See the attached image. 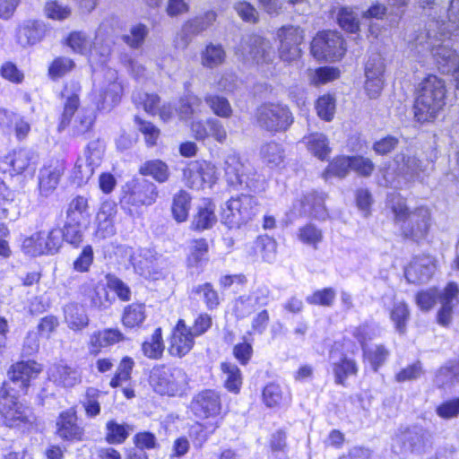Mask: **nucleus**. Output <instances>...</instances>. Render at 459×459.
Wrapping results in <instances>:
<instances>
[{"label":"nucleus","instance_id":"obj_53","mask_svg":"<svg viewBox=\"0 0 459 459\" xmlns=\"http://www.w3.org/2000/svg\"><path fill=\"white\" fill-rule=\"evenodd\" d=\"M191 292L199 296V298L204 302L208 310L216 309L221 303L217 290L210 282L194 286Z\"/></svg>","mask_w":459,"mask_h":459},{"label":"nucleus","instance_id":"obj_15","mask_svg":"<svg viewBox=\"0 0 459 459\" xmlns=\"http://www.w3.org/2000/svg\"><path fill=\"white\" fill-rule=\"evenodd\" d=\"M186 185L193 189L211 187L217 180L216 167L206 160H194L183 171Z\"/></svg>","mask_w":459,"mask_h":459},{"label":"nucleus","instance_id":"obj_59","mask_svg":"<svg viewBox=\"0 0 459 459\" xmlns=\"http://www.w3.org/2000/svg\"><path fill=\"white\" fill-rule=\"evenodd\" d=\"M91 307L98 310H106L112 304V298H110L108 290L103 285L94 286L87 294Z\"/></svg>","mask_w":459,"mask_h":459},{"label":"nucleus","instance_id":"obj_8","mask_svg":"<svg viewBox=\"0 0 459 459\" xmlns=\"http://www.w3.org/2000/svg\"><path fill=\"white\" fill-rule=\"evenodd\" d=\"M236 55L244 61L257 65L270 64L275 53L271 42L257 35H247L241 39Z\"/></svg>","mask_w":459,"mask_h":459},{"label":"nucleus","instance_id":"obj_21","mask_svg":"<svg viewBox=\"0 0 459 459\" xmlns=\"http://www.w3.org/2000/svg\"><path fill=\"white\" fill-rule=\"evenodd\" d=\"M190 409L200 419L216 417L221 410V396L214 390H203L193 397Z\"/></svg>","mask_w":459,"mask_h":459},{"label":"nucleus","instance_id":"obj_38","mask_svg":"<svg viewBox=\"0 0 459 459\" xmlns=\"http://www.w3.org/2000/svg\"><path fill=\"white\" fill-rule=\"evenodd\" d=\"M262 399L268 408H276L286 405L290 401L289 393L282 390L278 384L270 383L263 390Z\"/></svg>","mask_w":459,"mask_h":459},{"label":"nucleus","instance_id":"obj_30","mask_svg":"<svg viewBox=\"0 0 459 459\" xmlns=\"http://www.w3.org/2000/svg\"><path fill=\"white\" fill-rule=\"evenodd\" d=\"M64 174V167L61 164L43 167L39 174V190L41 196L48 197L57 187L60 178Z\"/></svg>","mask_w":459,"mask_h":459},{"label":"nucleus","instance_id":"obj_4","mask_svg":"<svg viewBox=\"0 0 459 459\" xmlns=\"http://www.w3.org/2000/svg\"><path fill=\"white\" fill-rule=\"evenodd\" d=\"M149 384L160 395L182 397L189 389V379L180 368L156 365L149 374Z\"/></svg>","mask_w":459,"mask_h":459},{"label":"nucleus","instance_id":"obj_6","mask_svg":"<svg viewBox=\"0 0 459 459\" xmlns=\"http://www.w3.org/2000/svg\"><path fill=\"white\" fill-rule=\"evenodd\" d=\"M14 389L9 385L2 387L0 392V414L4 424L8 428L29 429L36 417L32 410L18 401L17 394L10 393Z\"/></svg>","mask_w":459,"mask_h":459},{"label":"nucleus","instance_id":"obj_60","mask_svg":"<svg viewBox=\"0 0 459 459\" xmlns=\"http://www.w3.org/2000/svg\"><path fill=\"white\" fill-rule=\"evenodd\" d=\"M44 13L48 19L62 22L71 16L72 9L56 0H50L45 4Z\"/></svg>","mask_w":459,"mask_h":459},{"label":"nucleus","instance_id":"obj_52","mask_svg":"<svg viewBox=\"0 0 459 459\" xmlns=\"http://www.w3.org/2000/svg\"><path fill=\"white\" fill-rule=\"evenodd\" d=\"M191 205V196L186 191H179L173 197L171 211L178 222L186 221Z\"/></svg>","mask_w":459,"mask_h":459},{"label":"nucleus","instance_id":"obj_28","mask_svg":"<svg viewBox=\"0 0 459 459\" xmlns=\"http://www.w3.org/2000/svg\"><path fill=\"white\" fill-rule=\"evenodd\" d=\"M217 19V13L209 10L200 15L187 20L182 26L181 34L185 46H187L194 36L210 28Z\"/></svg>","mask_w":459,"mask_h":459},{"label":"nucleus","instance_id":"obj_22","mask_svg":"<svg viewBox=\"0 0 459 459\" xmlns=\"http://www.w3.org/2000/svg\"><path fill=\"white\" fill-rule=\"evenodd\" d=\"M38 156L29 149H19L4 156L0 160V169L4 172L21 174L26 169H34Z\"/></svg>","mask_w":459,"mask_h":459},{"label":"nucleus","instance_id":"obj_9","mask_svg":"<svg viewBox=\"0 0 459 459\" xmlns=\"http://www.w3.org/2000/svg\"><path fill=\"white\" fill-rule=\"evenodd\" d=\"M256 119L262 128L271 132L285 131L293 122L290 109L286 106L274 103L259 107Z\"/></svg>","mask_w":459,"mask_h":459},{"label":"nucleus","instance_id":"obj_45","mask_svg":"<svg viewBox=\"0 0 459 459\" xmlns=\"http://www.w3.org/2000/svg\"><path fill=\"white\" fill-rule=\"evenodd\" d=\"M351 170L350 156H337L322 173L323 178L328 182L333 178H344Z\"/></svg>","mask_w":459,"mask_h":459},{"label":"nucleus","instance_id":"obj_25","mask_svg":"<svg viewBox=\"0 0 459 459\" xmlns=\"http://www.w3.org/2000/svg\"><path fill=\"white\" fill-rule=\"evenodd\" d=\"M117 204L114 202H103L95 218V237L106 238L116 233L115 217L117 215Z\"/></svg>","mask_w":459,"mask_h":459},{"label":"nucleus","instance_id":"obj_34","mask_svg":"<svg viewBox=\"0 0 459 459\" xmlns=\"http://www.w3.org/2000/svg\"><path fill=\"white\" fill-rule=\"evenodd\" d=\"M398 172L407 180H420L426 169L422 162L413 155L399 153L394 157Z\"/></svg>","mask_w":459,"mask_h":459},{"label":"nucleus","instance_id":"obj_29","mask_svg":"<svg viewBox=\"0 0 459 459\" xmlns=\"http://www.w3.org/2000/svg\"><path fill=\"white\" fill-rule=\"evenodd\" d=\"M48 377L56 385L65 388L74 387L82 381L79 369L63 362L56 363L48 368Z\"/></svg>","mask_w":459,"mask_h":459},{"label":"nucleus","instance_id":"obj_44","mask_svg":"<svg viewBox=\"0 0 459 459\" xmlns=\"http://www.w3.org/2000/svg\"><path fill=\"white\" fill-rule=\"evenodd\" d=\"M226 58V52L220 44H208L201 52V65L206 68H214L222 65Z\"/></svg>","mask_w":459,"mask_h":459},{"label":"nucleus","instance_id":"obj_20","mask_svg":"<svg viewBox=\"0 0 459 459\" xmlns=\"http://www.w3.org/2000/svg\"><path fill=\"white\" fill-rule=\"evenodd\" d=\"M385 65L379 54L370 56L365 65V90L370 99L377 98L385 83Z\"/></svg>","mask_w":459,"mask_h":459},{"label":"nucleus","instance_id":"obj_62","mask_svg":"<svg viewBox=\"0 0 459 459\" xmlns=\"http://www.w3.org/2000/svg\"><path fill=\"white\" fill-rule=\"evenodd\" d=\"M365 359L371 365L374 371H377L386 360L389 352L383 345L362 348Z\"/></svg>","mask_w":459,"mask_h":459},{"label":"nucleus","instance_id":"obj_61","mask_svg":"<svg viewBox=\"0 0 459 459\" xmlns=\"http://www.w3.org/2000/svg\"><path fill=\"white\" fill-rule=\"evenodd\" d=\"M255 254H260L263 260L271 263L275 258L276 242L268 236H260L254 242Z\"/></svg>","mask_w":459,"mask_h":459},{"label":"nucleus","instance_id":"obj_24","mask_svg":"<svg viewBox=\"0 0 459 459\" xmlns=\"http://www.w3.org/2000/svg\"><path fill=\"white\" fill-rule=\"evenodd\" d=\"M195 338L186 322L183 319L178 320L172 333L169 352L173 356H185L194 347Z\"/></svg>","mask_w":459,"mask_h":459},{"label":"nucleus","instance_id":"obj_37","mask_svg":"<svg viewBox=\"0 0 459 459\" xmlns=\"http://www.w3.org/2000/svg\"><path fill=\"white\" fill-rule=\"evenodd\" d=\"M65 320L68 327L74 331L85 328L89 325V317L83 306L69 303L64 307Z\"/></svg>","mask_w":459,"mask_h":459},{"label":"nucleus","instance_id":"obj_56","mask_svg":"<svg viewBox=\"0 0 459 459\" xmlns=\"http://www.w3.org/2000/svg\"><path fill=\"white\" fill-rule=\"evenodd\" d=\"M140 172L143 175L152 177L160 183L167 181L169 176L168 165L160 160L146 161L141 167Z\"/></svg>","mask_w":459,"mask_h":459},{"label":"nucleus","instance_id":"obj_12","mask_svg":"<svg viewBox=\"0 0 459 459\" xmlns=\"http://www.w3.org/2000/svg\"><path fill=\"white\" fill-rule=\"evenodd\" d=\"M122 85L117 81V73L108 69L103 81L100 82L93 90V100L99 109L110 110L121 99Z\"/></svg>","mask_w":459,"mask_h":459},{"label":"nucleus","instance_id":"obj_16","mask_svg":"<svg viewBox=\"0 0 459 459\" xmlns=\"http://www.w3.org/2000/svg\"><path fill=\"white\" fill-rule=\"evenodd\" d=\"M157 196V187L152 182L133 179L126 184L121 202L139 207L152 204Z\"/></svg>","mask_w":459,"mask_h":459},{"label":"nucleus","instance_id":"obj_23","mask_svg":"<svg viewBox=\"0 0 459 459\" xmlns=\"http://www.w3.org/2000/svg\"><path fill=\"white\" fill-rule=\"evenodd\" d=\"M293 208L299 216L308 215L317 220H325L328 216L324 194L314 191L305 194L293 204Z\"/></svg>","mask_w":459,"mask_h":459},{"label":"nucleus","instance_id":"obj_1","mask_svg":"<svg viewBox=\"0 0 459 459\" xmlns=\"http://www.w3.org/2000/svg\"><path fill=\"white\" fill-rule=\"evenodd\" d=\"M437 22L429 25L428 30L420 31L409 39V48L414 55H424L430 52L437 69L442 74H450L459 67V55L451 48L450 39L446 35L451 31L437 32Z\"/></svg>","mask_w":459,"mask_h":459},{"label":"nucleus","instance_id":"obj_3","mask_svg":"<svg viewBox=\"0 0 459 459\" xmlns=\"http://www.w3.org/2000/svg\"><path fill=\"white\" fill-rule=\"evenodd\" d=\"M80 91L81 87L78 82H71L65 85L62 93L65 100L64 110L58 126L59 130H64L66 126H71L75 135L88 132L95 119L91 110L87 108L78 109L80 105L78 92Z\"/></svg>","mask_w":459,"mask_h":459},{"label":"nucleus","instance_id":"obj_10","mask_svg":"<svg viewBox=\"0 0 459 459\" xmlns=\"http://www.w3.org/2000/svg\"><path fill=\"white\" fill-rule=\"evenodd\" d=\"M345 50L343 39L336 31L320 32L311 42V53L319 60H339Z\"/></svg>","mask_w":459,"mask_h":459},{"label":"nucleus","instance_id":"obj_32","mask_svg":"<svg viewBox=\"0 0 459 459\" xmlns=\"http://www.w3.org/2000/svg\"><path fill=\"white\" fill-rule=\"evenodd\" d=\"M124 340L123 333L118 329L107 328L94 332L89 342V351L92 355H98L102 349L110 347Z\"/></svg>","mask_w":459,"mask_h":459},{"label":"nucleus","instance_id":"obj_43","mask_svg":"<svg viewBox=\"0 0 459 459\" xmlns=\"http://www.w3.org/2000/svg\"><path fill=\"white\" fill-rule=\"evenodd\" d=\"M221 369L226 389L238 393L242 385V374L238 367L232 362H222Z\"/></svg>","mask_w":459,"mask_h":459},{"label":"nucleus","instance_id":"obj_48","mask_svg":"<svg viewBox=\"0 0 459 459\" xmlns=\"http://www.w3.org/2000/svg\"><path fill=\"white\" fill-rule=\"evenodd\" d=\"M90 218L88 200L81 195L74 198L68 206L66 219L72 221L88 222Z\"/></svg>","mask_w":459,"mask_h":459},{"label":"nucleus","instance_id":"obj_17","mask_svg":"<svg viewBox=\"0 0 459 459\" xmlns=\"http://www.w3.org/2000/svg\"><path fill=\"white\" fill-rule=\"evenodd\" d=\"M279 39V56L284 62H293L301 56L299 48L303 41V30L292 25L282 26L277 31Z\"/></svg>","mask_w":459,"mask_h":459},{"label":"nucleus","instance_id":"obj_27","mask_svg":"<svg viewBox=\"0 0 459 459\" xmlns=\"http://www.w3.org/2000/svg\"><path fill=\"white\" fill-rule=\"evenodd\" d=\"M436 264L431 256L415 257L405 269V277L411 283H424L433 275Z\"/></svg>","mask_w":459,"mask_h":459},{"label":"nucleus","instance_id":"obj_46","mask_svg":"<svg viewBox=\"0 0 459 459\" xmlns=\"http://www.w3.org/2000/svg\"><path fill=\"white\" fill-rule=\"evenodd\" d=\"M297 238L302 244L316 250L324 239V233L316 225L307 223L298 229Z\"/></svg>","mask_w":459,"mask_h":459},{"label":"nucleus","instance_id":"obj_40","mask_svg":"<svg viewBox=\"0 0 459 459\" xmlns=\"http://www.w3.org/2000/svg\"><path fill=\"white\" fill-rule=\"evenodd\" d=\"M204 109L202 100L194 94H186L179 100L177 111L183 120H190L199 116Z\"/></svg>","mask_w":459,"mask_h":459},{"label":"nucleus","instance_id":"obj_31","mask_svg":"<svg viewBox=\"0 0 459 459\" xmlns=\"http://www.w3.org/2000/svg\"><path fill=\"white\" fill-rule=\"evenodd\" d=\"M330 359L335 384L345 386L346 379L358 373L356 361L344 354L336 358L334 353H331Z\"/></svg>","mask_w":459,"mask_h":459},{"label":"nucleus","instance_id":"obj_63","mask_svg":"<svg viewBox=\"0 0 459 459\" xmlns=\"http://www.w3.org/2000/svg\"><path fill=\"white\" fill-rule=\"evenodd\" d=\"M337 20L339 25L348 32L356 33L359 29V14L351 8H341Z\"/></svg>","mask_w":459,"mask_h":459},{"label":"nucleus","instance_id":"obj_2","mask_svg":"<svg viewBox=\"0 0 459 459\" xmlns=\"http://www.w3.org/2000/svg\"><path fill=\"white\" fill-rule=\"evenodd\" d=\"M445 82L429 75L420 84L414 103V117L420 123L433 122L446 105Z\"/></svg>","mask_w":459,"mask_h":459},{"label":"nucleus","instance_id":"obj_13","mask_svg":"<svg viewBox=\"0 0 459 459\" xmlns=\"http://www.w3.org/2000/svg\"><path fill=\"white\" fill-rule=\"evenodd\" d=\"M67 42L74 52L81 54L89 52V60L91 64H105L111 51L110 41L103 43L100 35L96 36L93 47L91 46V40L82 32L71 33Z\"/></svg>","mask_w":459,"mask_h":459},{"label":"nucleus","instance_id":"obj_58","mask_svg":"<svg viewBox=\"0 0 459 459\" xmlns=\"http://www.w3.org/2000/svg\"><path fill=\"white\" fill-rule=\"evenodd\" d=\"M390 318L396 331L400 333H404L407 322L410 318V311L407 304L403 301H395L390 311Z\"/></svg>","mask_w":459,"mask_h":459},{"label":"nucleus","instance_id":"obj_49","mask_svg":"<svg viewBox=\"0 0 459 459\" xmlns=\"http://www.w3.org/2000/svg\"><path fill=\"white\" fill-rule=\"evenodd\" d=\"M164 351L161 329L156 328L149 339L142 344L143 355L152 359H160Z\"/></svg>","mask_w":459,"mask_h":459},{"label":"nucleus","instance_id":"obj_26","mask_svg":"<svg viewBox=\"0 0 459 459\" xmlns=\"http://www.w3.org/2000/svg\"><path fill=\"white\" fill-rule=\"evenodd\" d=\"M74 411L69 410L62 411L56 419V434L62 440L81 441L84 437L83 429L77 424Z\"/></svg>","mask_w":459,"mask_h":459},{"label":"nucleus","instance_id":"obj_18","mask_svg":"<svg viewBox=\"0 0 459 459\" xmlns=\"http://www.w3.org/2000/svg\"><path fill=\"white\" fill-rule=\"evenodd\" d=\"M42 371L40 364L33 360L21 361L13 365L8 371L9 382L4 384L3 386L9 385L14 389H10V393L20 394L25 393L30 385V381L38 377Z\"/></svg>","mask_w":459,"mask_h":459},{"label":"nucleus","instance_id":"obj_42","mask_svg":"<svg viewBox=\"0 0 459 459\" xmlns=\"http://www.w3.org/2000/svg\"><path fill=\"white\" fill-rule=\"evenodd\" d=\"M435 384L438 387H449L459 382V359L448 361L436 374Z\"/></svg>","mask_w":459,"mask_h":459},{"label":"nucleus","instance_id":"obj_33","mask_svg":"<svg viewBox=\"0 0 459 459\" xmlns=\"http://www.w3.org/2000/svg\"><path fill=\"white\" fill-rule=\"evenodd\" d=\"M217 222L215 204L211 199L204 198L196 206V213L192 221V227L196 230L212 228Z\"/></svg>","mask_w":459,"mask_h":459},{"label":"nucleus","instance_id":"obj_7","mask_svg":"<svg viewBox=\"0 0 459 459\" xmlns=\"http://www.w3.org/2000/svg\"><path fill=\"white\" fill-rule=\"evenodd\" d=\"M259 212L257 199L250 195L230 198L222 212V221L230 229H238L252 221Z\"/></svg>","mask_w":459,"mask_h":459},{"label":"nucleus","instance_id":"obj_47","mask_svg":"<svg viewBox=\"0 0 459 459\" xmlns=\"http://www.w3.org/2000/svg\"><path fill=\"white\" fill-rule=\"evenodd\" d=\"M457 290V284L454 282H450L446 289L441 299L442 307L437 314V319L439 324L443 325H447L451 321L452 316V307H453V295Z\"/></svg>","mask_w":459,"mask_h":459},{"label":"nucleus","instance_id":"obj_14","mask_svg":"<svg viewBox=\"0 0 459 459\" xmlns=\"http://www.w3.org/2000/svg\"><path fill=\"white\" fill-rule=\"evenodd\" d=\"M431 446V435L418 427L396 434L393 438L392 449L396 454L423 453Z\"/></svg>","mask_w":459,"mask_h":459},{"label":"nucleus","instance_id":"obj_35","mask_svg":"<svg viewBox=\"0 0 459 459\" xmlns=\"http://www.w3.org/2000/svg\"><path fill=\"white\" fill-rule=\"evenodd\" d=\"M132 264L137 273L145 277L157 279L159 274L157 258L150 250H141L131 257Z\"/></svg>","mask_w":459,"mask_h":459},{"label":"nucleus","instance_id":"obj_57","mask_svg":"<svg viewBox=\"0 0 459 459\" xmlns=\"http://www.w3.org/2000/svg\"><path fill=\"white\" fill-rule=\"evenodd\" d=\"M204 101L212 111L220 117L229 118L233 113L230 103L224 97L215 94H207L204 97Z\"/></svg>","mask_w":459,"mask_h":459},{"label":"nucleus","instance_id":"obj_51","mask_svg":"<svg viewBox=\"0 0 459 459\" xmlns=\"http://www.w3.org/2000/svg\"><path fill=\"white\" fill-rule=\"evenodd\" d=\"M260 155L263 161L271 168L280 166L284 160V150L275 142L264 144L261 147Z\"/></svg>","mask_w":459,"mask_h":459},{"label":"nucleus","instance_id":"obj_50","mask_svg":"<svg viewBox=\"0 0 459 459\" xmlns=\"http://www.w3.org/2000/svg\"><path fill=\"white\" fill-rule=\"evenodd\" d=\"M145 306L143 303H132L125 307L122 322L126 327L133 328L141 325L145 320Z\"/></svg>","mask_w":459,"mask_h":459},{"label":"nucleus","instance_id":"obj_11","mask_svg":"<svg viewBox=\"0 0 459 459\" xmlns=\"http://www.w3.org/2000/svg\"><path fill=\"white\" fill-rule=\"evenodd\" d=\"M61 245V230L56 228L40 230L26 238L22 242V250L31 256L52 255L58 251Z\"/></svg>","mask_w":459,"mask_h":459},{"label":"nucleus","instance_id":"obj_64","mask_svg":"<svg viewBox=\"0 0 459 459\" xmlns=\"http://www.w3.org/2000/svg\"><path fill=\"white\" fill-rule=\"evenodd\" d=\"M105 152V144L100 139L91 141L88 143L84 153L81 158L85 159L93 167L98 168L102 161Z\"/></svg>","mask_w":459,"mask_h":459},{"label":"nucleus","instance_id":"obj_5","mask_svg":"<svg viewBox=\"0 0 459 459\" xmlns=\"http://www.w3.org/2000/svg\"><path fill=\"white\" fill-rule=\"evenodd\" d=\"M392 210L406 238L419 240L427 235L430 226V213L428 208L419 207L410 212L404 200L398 197L397 201L393 202Z\"/></svg>","mask_w":459,"mask_h":459},{"label":"nucleus","instance_id":"obj_41","mask_svg":"<svg viewBox=\"0 0 459 459\" xmlns=\"http://www.w3.org/2000/svg\"><path fill=\"white\" fill-rule=\"evenodd\" d=\"M186 259L189 268H202L208 261V243L204 238L194 239Z\"/></svg>","mask_w":459,"mask_h":459},{"label":"nucleus","instance_id":"obj_55","mask_svg":"<svg viewBox=\"0 0 459 459\" xmlns=\"http://www.w3.org/2000/svg\"><path fill=\"white\" fill-rule=\"evenodd\" d=\"M16 208L13 204V193L4 183H0V220H15Z\"/></svg>","mask_w":459,"mask_h":459},{"label":"nucleus","instance_id":"obj_36","mask_svg":"<svg viewBox=\"0 0 459 459\" xmlns=\"http://www.w3.org/2000/svg\"><path fill=\"white\" fill-rule=\"evenodd\" d=\"M43 25L36 21H26L18 29L17 40L23 46L34 45L44 37Z\"/></svg>","mask_w":459,"mask_h":459},{"label":"nucleus","instance_id":"obj_39","mask_svg":"<svg viewBox=\"0 0 459 459\" xmlns=\"http://www.w3.org/2000/svg\"><path fill=\"white\" fill-rule=\"evenodd\" d=\"M307 150L321 160L327 159L331 152L327 137L321 133L310 134L303 138Z\"/></svg>","mask_w":459,"mask_h":459},{"label":"nucleus","instance_id":"obj_19","mask_svg":"<svg viewBox=\"0 0 459 459\" xmlns=\"http://www.w3.org/2000/svg\"><path fill=\"white\" fill-rule=\"evenodd\" d=\"M224 170L230 186L241 188H255V173L249 166L241 162L236 154H229L224 160Z\"/></svg>","mask_w":459,"mask_h":459},{"label":"nucleus","instance_id":"obj_54","mask_svg":"<svg viewBox=\"0 0 459 459\" xmlns=\"http://www.w3.org/2000/svg\"><path fill=\"white\" fill-rule=\"evenodd\" d=\"M86 222L72 221L66 219L62 234V240L65 239L69 244L78 247L83 240V229L86 228Z\"/></svg>","mask_w":459,"mask_h":459}]
</instances>
